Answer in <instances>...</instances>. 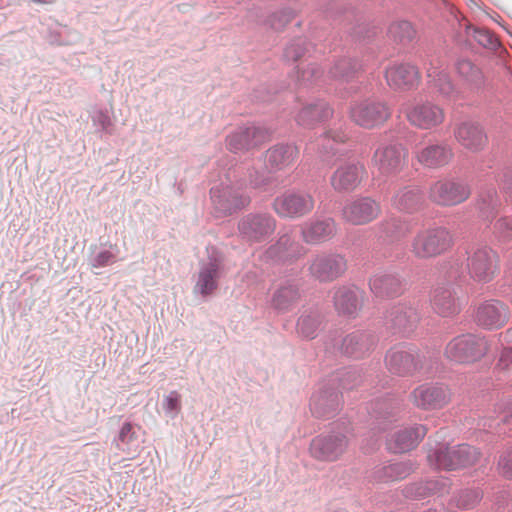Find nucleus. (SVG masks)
<instances>
[{
	"mask_svg": "<svg viewBox=\"0 0 512 512\" xmlns=\"http://www.w3.org/2000/svg\"><path fill=\"white\" fill-rule=\"evenodd\" d=\"M450 398V390L440 383L421 384L410 394L414 406L422 410L441 409L448 404Z\"/></svg>",
	"mask_w": 512,
	"mask_h": 512,
	"instance_id": "dca6fc26",
	"label": "nucleus"
},
{
	"mask_svg": "<svg viewBox=\"0 0 512 512\" xmlns=\"http://www.w3.org/2000/svg\"><path fill=\"white\" fill-rule=\"evenodd\" d=\"M362 381V376L357 368L349 367L333 375L327 382L333 387L338 383L342 389H352Z\"/></svg>",
	"mask_w": 512,
	"mask_h": 512,
	"instance_id": "8fccbe9b",
	"label": "nucleus"
},
{
	"mask_svg": "<svg viewBox=\"0 0 512 512\" xmlns=\"http://www.w3.org/2000/svg\"><path fill=\"white\" fill-rule=\"evenodd\" d=\"M430 300L434 311L443 317L453 316L461 310L460 298L451 285L436 287L431 293Z\"/></svg>",
	"mask_w": 512,
	"mask_h": 512,
	"instance_id": "f704fd0d",
	"label": "nucleus"
},
{
	"mask_svg": "<svg viewBox=\"0 0 512 512\" xmlns=\"http://www.w3.org/2000/svg\"><path fill=\"white\" fill-rule=\"evenodd\" d=\"M455 69L459 78L472 90H480L484 87L485 77L481 68L470 59L461 58L455 63Z\"/></svg>",
	"mask_w": 512,
	"mask_h": 512,
	"instance_id": "37998d69",
	"label": "nucleus"
},
{
	"mask_svg": "<svg viewBox=\"0 0 512 512\" xmlns=\"http://www.w3.org/2000/svg\"><path fill=\"white\" fill-rule=\"evenodd\" d=\"M94 126L98 127L102 132L111 134L112 121L106 111H96L92 116Z\"/></svg>",
	"mask_w": 512,
	"mask_h": 512,
	"instance_id": "680f3d73",
	"label": "nucleus"
},
{
	"mask_svg": "<svg viewBox=\"0 0 512 512\" xmlns=\"http://www.w3.org/2000/svg\"><path fill=\"white\" fill-rule=\"evenodd\" d=\"M426 483L430 495H444L450 488V481L447 478L431 479Z\"/></svg>",
	"mask_w": 512,
	"mask_h": 512,
	"instance_id": "052dcab7",
	"label": "nucleus"
},
{
	"mask_svg": "<svg viewBox=\"0 0 512 512\" xmlns=\"http://www.w3.org/2000/svg\"><path fill=\"white\" fill-rule=\"evenodd\" d=\"M161 406L165 415L170 419H175L182 410V396L176 391H170L164 395Z\"/></svg>",
	"mask_w": 512,
	"mask_h": 512,
	"instance_id": "3c124183",
	"label": "nucleus"
},
{
	"mask_svg": "<svg viewBox=\"0 0 512 512\" xmlns=\"http://www.w3.org/2000/svg\"><path fill=\"white\" fill-rule=\"evenodd\" d=\"M498 471L507 479H512V447L505 450L498 460Z\"/></svg>",
	"mask_w": 512,
	"mask_h": 512,
	"instance_id": "13d9d810",
	"label": "nucleus"
},
{
	"mask_svg": "<svg viewBox=\"0 0 512 512\" xmlns=\"http://www.w3.org/2000/svg\"><path fill=\"white\" fill-rule=\"evenodd\" d=\"M305 254L306 248L296 239L293 231H287L266 249L264 256L272 262L285 263L296 261Z\"/></svg>",
	"mask_w": 512,
	"mask_h": 512,
	"instance_id": "b1692460",
	"label": "nucleus"
},
{
	"mask_svg": "<svg viewBox=\"0 0 512 512\" xmlns=\"http://www.w3.org/2000/svg\"><path fill=\"white\" fill-rule=\"evenodd\" d=\"M388 86L394 90L409 91L416 89L421 75L417 66L410 63H393L385 69Z\"/></svg>",
	"mask_w": 512,
	"mask_h": 512,
	"instance_id": "a878e982",
	"label": "nucleus"
},
{
	"mask_svg": "<svg viewBox=\"0 0 512 512\" xmlns=\"http://www.w3.org/2000/svg\"><path fill=\"white\" fill-rule=\"evenodd\" d=\"M472 37L479 45L490 50H496L500 46L495 35L484 28H474Z\"/></svg>",
	"mask_w": 512,
	"mask_h": 512,
	"instance_id": "6e6d98bb",
	"label": "nucleus"
},
{
	"mask_svg": "<svg viewBox=\"0 0 512 512\" xmlns=\"http://www.w3.org/2000/svg\"><path fill=\"white\" fill-rule=\"evenodd\" d=\"M367 174L365 165L360 161L341 163L330 177L332 188L338 193L354 191Z\"/></svg>",
	"mask_w": 512,
	"mask_h": 512,
	"instance_id": "4be33fe9",
	"label": "nucleus"
},
{
	"mask_svg": "<svg viewBox=\"0 0 512 512\" xmlns=\"http://www.w3.org/2000/svg\"><path fill=\"white\" fill-rule=\"evenodd\" d=\"M502 206L495 187H486L481 190L478 196L476 208L478 217L489 224L495 219Z\"/></svg>",
	"mask_w": 512,
	"mask_h": 512,
	"instance_id": "a19ab883",
	"label": "nucleus"
},
{
	"mask_svg": "<svg viewBox=\"0 0 512 512\" xmlns=\"http://www.w3.org/2000/svg\"><path fill=\"white\" fill-rule=\"evenodd\" d=\"M313 195L306 190L290 189L278 195L272 202L274 212L280 218L298 219L314 209Z\"/></svg>",
	"mask_w": 512,
	"mask_h": 512,
	"instance_id": "6e6552de",
	"label": "nucleus"
},
{
	"mask_svg": "<svg viewBox=\"0 0 512 512\" xmlns=\"http://www.w3.org/2000/svg\"><path fill=\"white\" fill-rule=\"evenodd\" d=\"M364 291L356 286L343 285L335 289L333 303L339 315L355 318L363 306Z\"/></svg>",
	"mask_w": 512,
	"mask_h": 512,
	"instance_id": "7c9ffc66",
	"label": "nucleus"
},
{
	"mask_svg": "<svg viewBox=\"0 0 512 512\" xmlns=\"http://www.w3.org/2000/svg\"><path fill=\"white\" fill-rule=\"evenodd\" d=\"M371 292L379 298H393L404 291V279L396 270H381L369 280Z\"/></svg>",
	"mask_w": 512,
	"mask_h": 512,
	"instance_id": "cd10ccee",
	"label": "nucleus"
},
{
	"mask_svg": "<svg viewBox=\"0 0 512 512\" xmlns=\"http://www.w3.org/2000/svg\"><path fill=\"white\" fill-rule=\"evenodd\" d=\"M493 234L499 240L508 242L512 240V215L503 216L493 225Z\"/></svg>",
	"mask_w": 512,
	"mask_h": 512,
	"instance_id": "864d4df0",
	"label": "nucleus"
},
{
	"mask_svg": "<svg viewBox=\"0 0 512 512\" xmlns=\"http://www.w3.org/2000/svg\"><path fill=\"white\" fill-rule=\"evenodd\" d=\"M322 320V313L317 306L303 307L297 320L296 331L303 338L314 339Z\"/></svg>",
	"mask_w": 512,
	"mask_h": 512,
	"instance_id": "79ce46f5",
	"label": "nucleus"
},
{
	"mask_svg": "<svg viewBox=\"0 0 512 512\" xmlns=\"http://www.w3.org/2000/svg\"><path fill=\"white\" fill-rule=\"evenodd\" d=\"M301 298L300 288L292 279H281L271 287L270 307L278 314L290 312Z\"/></svg>",
	"mask_w": 512,
	"mask_h": 512,
	"instance_id": "393cba45",
	"label": "nucleus"
},
{
	"mask_svg": "<svg viewBox=\"0 0 512 512\" xmlns=\"http://www.w3.org/2000/svg\"><path fill=\"white\" fill-rule=\"evenodd\" d=\"M299 155L296 145L279 143L270 147L265 153L266 168L272 171L283 170L294 163Z\"/></svg>",
	"mask_w": 512,
	"mask_h": 512,
	"instance_id": "e433bc0d",
	"label": "nucleus"
},
{
	"mask_svg": "<svg viewBox=\"0 0 512 512\" xmlns=\"http://www.w3.org/2000/svg\"><path fill=\"white\" fill-rule=\"evenodd\" d=\"M311 413L317 418H332L341 409V393L330 383L321 384L310 398Z\"/></svg>",
	"mask_w": 512,
	"mask_h": 512,
	"instance_id": "a211bd4d",
	"label": "nucleus"
},
{
	"mask_svg": "<svg viewBox=\"0 0 512 512\" xmlns=\"http://www.w3.org/2000/svg\"><path fill=\"white\" fill-rule=\"evenodd\" d=\"M347 135L340 128L327 129L318 139L319 155L323 162L331 165L334 157L344 155L338 146L347 140Z\"/></svg>",
	"mask_w": 512,
	"mask_h": 512,
	"instance_id": "58836bf2",
	"label": "nucleus"
},
{
	"mask_svg": "<svg viewBox=\"0 0 512 512\" xmlns=\"http://www.w3.org/2000/svg\"><path fill=\"white\" fill-rule=\"evenodd\" d=\"M407 495L417 499L430 496L426 481L415 483L409 486L407 488Z\"/></svg>",
	"mask_w": 512,
	"mask_h": 512,
	"instance_id": "338daca9",
	"label": "nucleus"
},
{
	"mask_svg": "<svg viewBox=\"0 0 512 512\" xmlns=\"http://www.w3.org/2000/svg\"><path fill=\"white\" fill-rule=\"evenodd\" d=\"M388 35L394 42L407 45L415 38L416 30L409 21L398 20L390 24Z\"/></svg>",
	"mask_w": 512,
	"mask_h": 512,
	"instance_id": "de8ad7c7",
	"label": "nucleus"
},
{
	"mask_svg": "<svg viewBox=\"0 0 512 512\" xmlns=\"http://www.w3.org/2000/svg\"><path fill=\"white\" fill-rule=\"evenodd\" d=\"M445 65V62L437 56H432L423 63L428 78V85L441 97L447 100H456L458 91L446 72Z\"/></svg>",
	"mask_w": 512,
	"mask_h": 512,
	"instance_id": "f3484780",
	"label": "nucleus"
},
{
	"mask_svg": "<svg viewBox=\"0 0 512 512\" xmlns=\"http://www.w3.org/2000/svg\"><path fill=\"white\" fill-rule=\"evenodd\" d=\"M270 181L271 177L265 171L253 169L249 172V184L254 189H263Z\"/></svg>",
	"mask_w": 512,
	"mask_h": 512,
	"instance_id": "bf43d9fd",
	"label": "nucleus"
},
{
	"mask_svg": "<svg viewBox=\"0 0 512 512\" xmlns=\"http://www.w3.org/2000/svg\"><path fill=\"white\" fill-rule=\"evenodd\" d=\"M294 16L295 12L292 9L284 8L271 14L266 20V23L274 30H281L293 19Z\"/></svg>",
	"mask_w": 512,
	"mask_h": 512,
	"instance_id": "5fc2aeb1",
	"label": "nucleus"
},
{
	"mask_svg": "<svg viewBox=\"0 0 512 512\" xmlns=\"http://www.w3.org/2000/svg\"><path fill=\"white\" fill-rule=\"evenodd\" d=\"M500 185L503 193L512 198V167H505L502 171Z\"/></svg>",
	"mask_w": 512,
	"mask_h": 512,
	"instance_id": "69168bd1",
	"label": "nucleus"
},
{
	"mask_svg": "<svg viewBox=\"0 0 512 512\" xmlns=\"http://www.w3.org/2000/svg\"><path fill=\"white\" fill-rule=\"evenodd\" d=\"M420 321L416 301H403L393 305L385 315V326L394 334L407 336Z\"/></svg>",
	"mask_w": 512,
	"mask_h": 512,
	"instance_id": "4468645a",
	"label": "nucleus"
},
{
	"mask_svg": "<svg viewBox=\"0 0 512 512\" xmlns=\"http://www.w3.org/2000/svg\"><path fill=\"white\" fill-rule=\"evenodd\" d=\"M405 115L412 126L422 130L436 128L445 119L443 108L431 101L416 102L405 111Z\"/></svg>",
	"mask_w": 512,
	"mask_h": 512,
	"instance_id": "aec40b11",
	"label": "nucleus"
},
{
	"mask_svg": "<svg viewBox=\"0 0 512 512\" xmlns=\"http://www.w3.org/2000/svg\"><path fill=\"white\" fill-rule=\"evenodd\" d=\"M138 430L139 428L131 423H124L115 439L117 448L128 455L135 454L140 446Z\"/></svg>",
	"mask_w": 512,
	"mask_h": 512,
	"instance_id": "49530a36",
	"label": "nucleus"
},
{
	"mask_svg": "<svg viewBox=\"0 0 512 512\" xmlns=\"http://www.w3.org/2000/svg\"><path fill=\"white\" fill-rule=\"evenodd\" d=\"M500 424L512 425V399H501L494 408L493 415L485 416L478 421L477 427L501 434Z\"/></svg>",
	"mask_w": 512,
	"mask_h": 512,
	"instance_id": "ea45409f",
	"label": "nucleus"
},
{
	"mask_svg": "<svg viewBox=\"0 0 512 512\" xmlns=\"http://www.w3.org/2000/svg\"><path fill=\"white\" fill-rule=\"evenodd\" d=\"M361 69V63L352 58L344 57L335 61L328 72V76L331 79L341 82H350L357 76Z\"/></svg>",
	"mask_w": 512,
	"mask_h": 512,
	"instance_id": "a18cd8bd",
	"label": "nucleus"
},
{
	"mask_svg": "<svg viewBox=\"0 0 512 512\" xmlns=\"http://www.w3.org/2000/svg\"><path fill=\"white\" fill-rule=\"evenodd\" d=\"M333 109L324 100L307 103L296 115V122L304 128H314L333 116Z\"/></svg>",
	"mask_w": 512,
	"mask_h": 512,
	"instance_id": "4c0bfd02",
	"label": "nucleus"
},
{
	"mask_svg": "<svg viewBox=\"0 0 512 512\" xmlns=\"http://www.w3.org/2000/svg\"><path fill=\"white\" fill-rule=\"evenodd\" d=\"M482 497L483 493L478 488H465L453 496L451 504L459 510H470L479 504Z\"/></svg>",
	"mask_w": 512,
	"mask_h": 512,
	"instance_id": "09e8293b",
	"label": "nucleus"
},
{
	"mask_svg": "<svg viewBox=\"0 0 512 512\" xmlns=\"http://www.w3.org/2000/svg\"><path fill=\"white\" fill-rule=\"evenodd\" d=\"M424 195L417 185H405L397 189L392 198V206L400 212L412 214L424 205Z\"/></svg>",
	"mask_w": 512,
	"mask_h": 512,
	"instance_id": "c9c22d12",
	"label": "nucleus"
},
{
	"mask_svg": "<svg viewBox=\"0 0 512 512\" xmlns=\"http://www.w3.org/2000/svg\"><path fill=\"white\" fill-rule=\"evenodd\" d=\"M427 445L429 446L427 461L435 469L455 470L471 466L480 456L478 449L468 444L450 447L435 441V446H433L429 438Z\"/></svg>",
	"mask_w": 512,
	"mask_h": 512,
	"instance_id": "f03ea898",
	"label": "nucleus"
},
{
	"mask_svg": "<svg viewBox=\"0 0 512 512\" xmlns=\"http://www.w3.org/2000/svg\"><path fill=\"white\" fill-rule=\"evenodd\" d=\"M115 262V255L109 250H103L97 253L91 259V266L93 268H103Z\"/></svg>",
	"mask_w": 512,
	"mask_h": 512,
	"instance_id": "e2e57ef3",
	"label": "nucleus"
},
{
	"mask_svg": "<svg viewBox=\"0 0 512 512\" xmlns=\"http://www.w3.org/2000/svg\"><path fill=\"white\" fill-rule=\"evenodd\" d=\"M427 432L428 428L422 424L401 429L387 440V447L393 453L408 452L418 446Z\"/></svg>",
	"mask_w": 512,
	"mask_h": 512,
	"instance_id": "72a5a7b5",
	"label": "nucleus"
},
{
	"mask_svg": "<svg viewBox=\"0 0 512 512\" xmlns=\"http://www.w3.org/2000/svg\"><path fill=\"white\" fill-rule=\"evenodd\" d=\"M224 273L223 257L216 251L209 254L207 260L199 263L193 293L204 298L212 295L219 285Z\"/></svg>",
	"mask_w": 512,
	"mask_h": 512,
	"instance_id": "ddd939ff",
	"label": "nucleus"
},
{
	"mask_svg": "<svg viewBox=\"0 0 512 512\" xmlns=\"http://www.w3.org/2000/svg\"><path fill=\"white\" fill-rule=\"evenodd\" d=\"M349 433L350 429L348 426L340 427L339 424H334L329 433L313 438L310 444L312 457L328 462L338 460L348 447Z\"/></svg>",
	"mask_w": 512,
	"mask_h": 512,
	"instance_id": "39448f33",
	"label": "nucleus"
},
{
	"mask_svg": "<svg viewBox=\"0 0 512 512\" xmlns=\"http://www.w3.org/2000/svg\"><path fill=\"white\" fill-rule=\"evenodd\" d=\"M376 343L375 335L366 330H357L347 334L340 344V352L353 358H362L372 350Z\"/></svg>",
	"mask_w": 512,
	"mask_h": 512,
	"instance_id": "473e14b6",
	"label": "nucleus"
},
{
	"mask_svg": "<svg viewBox=\"0 0 512 512\" xmlns=\"http://www.w3.org/2000/svg\"><path fill=\"white\" fill-rule=\"evenodd\" d=\"M454 136L461 146L474 153L483 150L488 141L483 127L471 120L457 124L454 129Z\"/></svg>",
	"mask_w": 512,
	"mask_h": 512,
	"instance_id": "2f4dec72",
	"label": "nucleus"
},
{
	"mask_svg": "<svg viewBox=\"0 0 512 512\" xmlns=\"http://www.w3.org/2000/svg\"><path fill=\"white\" fill-rule=\"evenodd\" d=\"M349 115L358 126L373 129L384 124L391 117V109L384 101L365 98L351 105Z\"/></svg>",
	"mask_w": 512,
	"mask_h": 512,
	"instance_id": "9b49d317",
	"label": "nucleus"
},
{
	"mask_svg": "<svg viewBox=\"0 0 512 512\" xmlns=\"http://www.w3.org/2000/svg\"><path fill=\"white\" fill-rule=\"evenodd\" d=\"M512 368V348H504L495 369L498 371H509Z\"/></svg>",
	"mask_w": 512,
	"mask_h": 512,
	"instance_id": "0e129e2a",
	"label": "nucleus"
},
{
	"mask_svg": "<svg viewBox=\"0 0 512 512\" xmlns=\"http://www.w3.org/2000/svg\"><path fill=\"white\" fill-rule=\"evenodd\" d=\"M210 198L217 217L232 215L250 204V197L239 188L220 184L210 189Z\"/></svg>",
	"mask_w": 512,
	"mask_h": 512,
	"instance_id": "f8f14e48",
	"label": "nucleus"
},
{
	"mask_svg": "<svg viewBox=\"0 0 512 512\" xmlns=\"http://www.w3.org/2000/svg\"><path fill=\"white\" fill-rule=\"evenodd\" d=\"M270 137V131L259 125L239 127L226 138V145L230 152L238 153L256 148Z\"/></svg>",
	"mask_w": 512,
	"mask_h": 512,
	"instance_id": "412c9836",
	"label": "nucleus"
},
{
	"mask_svg": "<svg viewBox=\"0 0 512 512\" xmlns=\"http://www.w3.org/2000/svg\"><path fill=\"white\" fill-rule=\"evenodd\" d=\"M276 226L277 221L270 213L251 212L239 220L237 228L243 241L254 244L266 241L274 234Z\"/></svg>",
	"mask_w": 512,
	"mask_h": 512,
	"instance_id": "9d476101",
	"label": "nucleus"
},
{
	"mask_svg": "<svg viewBox=\"0 0 512 512\" xmlns=\"http://www.w3.org/2000/svg\"><path fill=\"white\" fill-rule=\"evenodd\" d=\"M411 229V220L391 214L375 226V235L380 243L391 245L404 239Z\"/></svg>",
	"mask_w": 512,
	"mask_h": 512,
	"instance_id": "bb28decb",
	"label": "nucleus"
},
{
	"mask_svg": "<svg viewBox=\"0 0 512 512\" xmlns=\"http://www.w3.org/2000/svg\"><path fill=\"white\" fill-rule=\"evenodd\" d=\"M309 276L320 283H330L342 277L347 270L344 255L331 251H318L307 261Z\"/></svg>",
	"mask_w": 512,
	"mask_h": 512,
	"instance_id": "423d86ee",
	"label": "nucleus"
},
{
	"mask_svg": "<svg viewBox=\"0 0 512 512\" xmlns=\"http://www.w3.org/2000/svg\"><path fill=\"white\" fill-rule=\"evenodd\" d=\"M310 44L302 37L293 39L284 49V58L287 61H297L302 56L306 55L310 50Z\"/></svg>",
	"mask_w": 512,
	"mask_h": 512,
	"instance_id": "603ef678",
	"label": "nucleus"
},
{
	"mask_svg": "<svg viewBox=\"0 0 512 512\" xmlns=\"http://www.w3.org/2000/svg\"><path fill=\"white\" fill-rule=\"evenodd\" d=\"M471 194L467 183L455 178H441L428 189L429 200L442 207H452L465 202Z\"/></svg>",
	"mask_w": 512,
	"mask_h": 512,
	"instance_id": "1a4fd4ad",
	"label": "nucleus"
},
{
	"mask_svg": "<svg viewBox=\"0 0 512 512\" xmlns=\"http://www.w3.org/2000/svg\"><path fill=\"white\" fill-rule=\"evenodd\" d=\"M389 407L386 405L385 402H376L372 404L371 410H372V416L375 417V419L380 418H388L390 413L388 411Z\"/></svg>",
	"mask_w": 512,
	"mask_h": 512,
	"instance_id": "774afa93",
	"label": "nucleus"
},
{
	"mask_svg": "<svg viewBox=\"0 0 512 512\" xmlns=\"http://www.w3.org/2000/svg\"><path fill=\"white\" fill-rule=\"evenodd\" d=\"M453 243V235L446 227L430 226L416 232L410 251L417 259L426 260L444 254Z\"/></svg>",
	"mask_w": 512,
	"mask_h": 512,
	"instance_id": "7ed1b4c3",
	"label": "nucleus"
},
{
	"mask_svg": "<svg viewBox=\"0 0 512 512\" xmlns=\"http://www.w3.org/2000/svg\"><path fill=\"white\" fill-rule=\"evenodd\" d=\"M490 351L485 336L466 333L451 339L444 350L445 357L458 364H472L482 359Z\"/></svg>",
	"mask_w": 512,
	"mask_h": 512,
	"instance_id": "20e7f679",
	"label": "nucleus"
},
{
	"mask_svg": "<svg viewBox=\"0 0 512 512\" xmlns=\"http://www.w3.org/2000/svg\"><path fill=\"white\" fill-rule=\"evenodd\" d=\"M337 233V224L332 217H318L301 227L303 241L309 245H319L330 241Z\"/></svg>",
	"mask_w": 512,
	"mask_h": 512,
	"instance_id": "c756f323",
	"label": "nucleus"
},
{
	"mask_svg": "<svg viewBox=\"0 0 512 512\" xmlns=\"http://www.w3.org/2000/svg\"><path fill=\"white\" fill-rule=\"evenodd\" d=\"M510 319V309L504 302L491 299L480 303L474 313L478 326L493 330L506 325Z\"/></svg>",
	"mask_w": 512,
	"mask_h": 512,
	"instance_id": "5701e85b",
	"label": "nucleus"
},
{
	"mask_svg": "<svg viewBox=\"0 0 512 512\" xmlns=\"http://www.w3.org/2000/svg\"><path fill=\"white\" fill-rule=\"evenodd\" d=\"M408 163V151L400 143L380 144L374 151L371 164L384 178L397 176Z\"/></svg>",
	"mask_w": 512,
	"mask_h": 512,
	"instance_id": "0eeeda50",
	"label": "nucleus"
},
{
	"mask_svg": "<svg viewBox=\"0 0 512 512\" xmlns=\"http://www.w3.org/2000/svg\"><path fill=\"white\" fill-rule=\"evenodd\" d=\"M415 469L411 461L389 463L377 467L374 471V479L379 482L402 480L409 476Z\"/></svg>",
	"mask_w": 512,
	"mask_h": 512,
	"instance_id": "c03bdc74",
	"label": "nucleus"
},
{
	"mask_svg": "<svg viewBox=\"0 0 512 512\" xmlns=\"http://www.w3.org/2000/svg\"><path fill=\"white\" fill-rule=\"evenodd\" d=\"M322 76L323 71L316 64H310L306 70H297L296 82L299 85L312 84Z\"/></svg>",
	"mask_w": 512,
	"mask_h": 512,
	"instance_id": "4d7b16f0",
	"label": "nucleus"
},
{
	"mask_svg": "<svg viewBox=\"0 0 512 512\" xmlns=\"http://www.w3.org/2000/svg\"><path fill=\"white\" fill-rule=\"evenodd\" d=\"M387 369L395 375L407 376L422 368L416 353L405 346H395L385 356Z\"/></svg>",
	"mask_w": 512,
	"mask_h": 512,
	"instance_id": "c85d7f7f",
	"label": "nucleus"
},
{
	"mask_svg": "<svg viewBox=\"0 0 512 512\" xmlns=\"http://www.w3.org/2000/svg\"><path fill=\"white\" fill-rule=\"evenodd\" d=\"M498 269L497 253L487 245H478L453 255L446 264L445 273L450 280H465L469 276L477 282L488 283Z\"/></svg>",
	"mask_w": 512,
	"mask_h": 512,
	"instance_id": "f257e3e1",
	"label": "nucleus"
},
{
	"mask_svg": "<svg viewBox=\"0 0 512 512\" xmlns=\"http://www.w3.org/2000/svg\"><path fill=\"white\" fill-rule=\"evenodd\" d=\"M381 204L370 196H359L348 201L342 209L343 219L352 225H366L381 214Z\"/></svg>",
	"mask_w": 512,
	"mask_h": 512,
	"instance_id": "2eb2a0df",
	"label": "nucleus"
},
{
	"mask_svg": "<svg viewBox=\"0 0 512 512\" xmlns=\"http://www.w3.org/2000/svg\"><path fill=\"white\" fill-rule=\"evenodd\" d=\"M414 157L423 167L440 169L448 165L453 157V147L445 141H429L423 146L415 148Z\"/></svg>",
	"mask_w": 512,
	"mask_h": 512,
	"instance_id": "6ab92c4d",
	"label": "nucleus"
}]
</instances>
